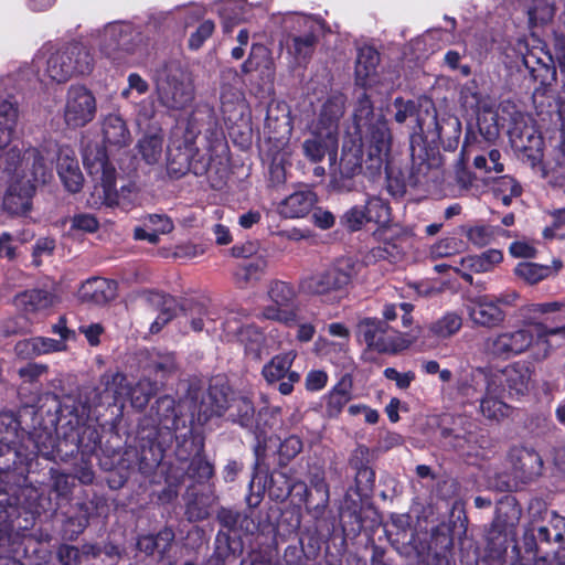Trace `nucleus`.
<instances>
[{
	"label": "nucleus",
	"instance_id": "35",
	"mask_svg": "<svg viewBox=\"0 0 565 565\" xmlns=\"http://www.w3.org/2000/svg\"><path fill=\"white\" fill-rule=\"evenodd\" d=\"M140 369L145 380L163 386L168 379L177 371L175 358L172 353L147 351L145 359L140 361Z\"/></svg>",
	"mask_w": 565,
	"mask_h": 565
},
{
	"label": "nucleus",
	"instance_id": "3",
	"mask_svg": "<svg viewBox=\"0 0 565 565\" xmlns=\"http://www.w3.org/2000/svg\"><path fill=\"white\" fill-rule=\"evenodd\" d=\"M194 411L195 399L191 395L180 401L170 395L156 399L148 415L140 419L136 434V440L141 446L139 465L143 472L157 470L173 441V431L195 423Z\"/></svg>",
	"mask_w": 565,
	"mask_h": 565
},
{
	"label": "nucleus",
	"instance_id": "6",
	"mask_svg": "<svg viewBox=\"0 0 565 565\" xmlns=\"http://www.w3.org/2000/svg\"><path fill=\"white\" fill-rule=\"evenodd\" d=\"M30 402L36 405H28L32 419V426L28 434V440L32 444L41 438L51 439V434L57 433L65 422L89 420L93 412L89 396L65 395L62 398L52 393L45 392L41 395L34 394Z\"/></svg>",
	"mask_w": 565,
	"mask_h": 565
},
{
	"label": "nucleus",
	"instance_id": "53",
	"mask_svg": "<svg viewBox=\"0 0 565 565\" xmlns=\"http://www.w3.org/2000/svg\"><path fill=\"white\" fill-rule=\"evenodd\" d=\"M54 294L46 289H29L15 297V303L25 313H35L41 310H45L53 306Z\"/></svg>",
	"mask_w": 565,
	"mask_h": 565
},
{
	"label": "nucleus",
	"instance_id": "58",
	"mask_svg": "<svg viewBox=\"0 0 565 565\" xmlns=\"http://www.w3.org/2000/svg\"><path fill=\"white\" fill-rule=\"evenodd\" d=\"M266 267L267 260L262 256L241 263L233 273L235 285L238 288H246L248 285L260 280Z\"/></svg>",
	"mask_w": 565,
	"mask_h": 565
},
{
	"label": "nucleus",
	"instance_id": "9",
	"mask_svg": "<svg viewBox=\"0 0 565 565\" xmlns=\"http://www.w3.org/2000/svg\"><path fill=\"white\" fill-rule=\"evenodd\" d=\"M25 159L32 160L31 175L12 179L2 200L3 211L13 216H26L32 211L38 183H45L51 177V170L38 148L30 149Z\"/></svg>",
	"mask_w": 565,
	"mask_h": 565
},
{
	"label": "nucleus",
	"instance_id": "4",
	"mask_svg": "<svg viewBox=\"0 0 565 565\" xmlns=\"http://www.w3.org/2000/svg\"><path fill=\"white\" fill-rule=\"evenodd\" d=\"M19 452L14 463L9 465L8 473L7 470H0V483L1 489L10 493L13 510L21 513L17 526L25 530L36 522L44 510L34 479L43 478L47 468L42 455L30 444L22 445Z\"/></svg>",
	"mask_w": 565,
	"mask_h": 565
},
{
	"label": "nucleus",
	"instance_id": "59",
	"mask_svg": "<svg viewBox=\"0 0 565 565\" xmlns=\"http://www.w3.org/2000/svg\"><path fill=\"white\" fill-rule=\"evenodd\" d=\"M379 63L380 54L374 47H361L355 62L356 85L365 87L369 84V77L375 74Z\"/></svg>",
	"mask_w": 565,
	"mask_h": 565
},
{
	"label": "nucleus",
	"instance_id": "43",
	"mask_svg": "<svg viewBox=\"0 0 565 565\" xmlns=\"http://www.w3.org/2000/svg\"><path fill=\"white\" fill-rule=\"evenodd\" d=\"M369 499H353L350 492H347L341 503L339 518L345 535L356 536L364 527L363 504Z\"/></svg>",
	"mask_w": 565,
	"mask_h": 565
},
{
	"label": "nucleus",
	"instance_id": "57",
	"mask_svg": "<svg viewBox=\"0 0 565 565\" xmlns=\"http://www.w3.org/2000/svg\"><path fill=\"white\" fill-rule=\"evenodd\" d=\"M244 543L241 535H231L220 530L215 536L213 554L226 565L243 554Z\"/></svg>",
	"mask_w": 565,
	"mask_h": 565
},
{
	"label": "nucleus",
	"instance_id": "12",
	"mask_svg": "<svg viewBox=\"0 0 565 565\" xmlns=\"http://www.w3.org/2000/svg\"><path fill=\"white\" fill-rule=\"evenodd\" d=\"M409 333L387 327V322L380 321L377 317H363L355 326V337L364 343L370 351L380 354H397L409 347Z\"/></svg>",
	"mask_w": 565,
	"mask_h": 565
},
{
	"label": "nucleus",
	"instance_id": "10",
	"mask_svg": "<svg viewBox=\"0 0 565 565\" xmlns=\"http://www.w3.org/2000/svg\"><path fill=\"white\" fill-rule=\"evenodd\" d=\"M521 516V509L514 498H507L495 509V515L486 534V556L492 561L504 559L509 547L519 553L515 541L516 526Z\"/></svg>",
	"mask_w": 565,
	"mask_h": 565
},
{
	"label": "nucleus",
	"instance_id": "52",
	"mask_svg": "<svg viewBox=\"0 0 565 565\" xmlns=\"http://www.w3.org/2000/svg\"><path fill=\"white\" fill-rule=\"evenodd\" d=\"M185 516L190 522L206 520L212 512L214 497L211 493L195 492L191 489L186 492Z\"/></svg>",
	"mask_w": 565,
	"mask_h": 565
},
{
	"label": "nucleus",
	"instance_id": "60",
	"mask_svg": "<svg viewBox=\"0 0 565 565\" xmlns=\"http://www.w3.org/2000/svg\"><path fill=\"white\" fill-rule=\"evenodd\" d=\"M413 305L408 302L385 303L382 310L383 318L380 321L387 322V327H395L397 330L408 332L413 323Z\"/></svg>",
	"mask_w": 565,
	"mask_h": 565
},
{
	"label": "nucleus",
	"instance_id": "47",
	"mask_svg": "<svg viewBox=\"0 0 565 565\" xmlns=\"http://www.w3.org/2000/svg\"><path fill=\"white\" fill-rule=\"evenodd\" d=\"M316 203L317 194L313 191H296L280 202L278 211L286 218H299L308 215Z\"/></svg>",
	"mask_w": 565,
	"mask_h": 565
},
{
	"label": "nucleus",
	"instance_id": "34",
	"mask_svg": "<svg viewBox=\"0 0 565 565\" xmlns=\"http://www.w3.org/2000/svg\"><path fill=\"white\" fill-rule=\"evenodd\" d=\"M179 431H173L174 455L178 461L188 462L204 454L205 436L203 426H199L196 423L188 424L186 428H180Z\"/></svg>",
	"mask_w": 565,
	"mask_h": 565
},
{
	"label": "nucleus",
	"instance_id": "28",
	"mask_svg": "<svg viewBox=\"0 0 565 565\" xmlns=\"http://www.w3.org/2000/svg\"><path fill=\"white\" fill-rule=\"evenodd\" d=\"M96 113V99L84 86H72L67 93L64 110L65 122L71 128L84 127L93 120Z\"/></svg>",
	"mask_w": 565,
	"mask_h": 565
},
{
	"label": "nucleus",
	"instance_id": "39",
	"mask_svg": "<svg viewBox=\"0 0 565 565\" xmlns=\"http://www.w3.org/2000/svg\"><path fill=\"white\" fill-rule=\"evenodd\" d=\"M503 260V254L500 249L490 248L479 255H468L460 260L461 268H455V271L462 280L472 285L473 277L471 273L492 271Z\"/></svg>",
	"mask_w": 565,
	"mask_h": 565
},
{
	"label": "nucleus",
	"instance_id": "17",
	"mask_svg": "<svg viewBox=\"0 0 565 565\" xmlns=\"http://www.w3.org/2000/svg\"><path fill=\"white\" fill-rule=\"evenodd\" d=\"M30 415L29 406L24 405L15 413L2 411L0 413V470H7L20 456L19 448L22 445L32 444L28 440V429L24 417Z\"/></svg>",
	"mask_w": 565,
	"mask_h": 565
},
{
	"label": "nucleus",
	"instance_id": "24",
	"mask_svg": "<svg viewBox=\"0 0 565 565\" xmlns=\"http://www.w3.org/2000/svg\"><path fill=\"white\" fill-rule=\"evenodd\" d=\"M533 332L519 328L488 337L483 342L484 352L498 360H509L526 352L533 343Z\"/></svg>",
	"mask_w": 565,
	"mask_h": 565
},
{
	"label": "nucleus",
	"instance_id": "21",
	"mask_svg": "<svg viewBox=\"0 0 565 565\" xmlns=\"http://www.w3.org/2000/svg\"><path fill=\"white\" fill-rule=\"evenodd\" d=\"M256 480H258L257 493H249L246 497V502L249 508H256L260 503L264 492H267L269 499L275 502H285L290 495L295 498L297 486L301 482V480L282 470V468L273 469L264 478L259 477L257 473L254 475L250 489H253Z\"/></svg>",
	"mask_w": 565,
	"mask_h": 565
},
{
	"label": "nucleus",
	"instance_id": "33",
	"mask_svg": "<svg viewBox=\"0 0 565 565\" xmlns=\"http://www.w3.org/2000/svg\"><path fill=\"white\" fill-rule=\"evenodd\" d=\"M226 333H233L244 345L245 354L254 361H260L266 342L264 330L255 323L238 324L235 319L227 318L223 323Z\"/></svg>",
	"mask_w": 565,
	"mask_h": 565
},
{
	"label": "nucleus",
	"instance_id": "1",
	"mask_svg": "<svg viewBox=\"0 0 565 565\" xmlns=\"http://www.w3.org/2000/svg\"><path fill=\"white\" fill-rule=\"evenodd\" d=\"M230 147L211 110H193L181 135L174 131L167 154V173L178 180L189 172L206 175L212 189L221 190L228 177Z\"/></svg>",
	"mask_w": 565,
	"mask_h": 565
},
{
	"label": "nucleus",
	"instance_id": "29",
	"mask_svg": "<svg viewBox=\"0 0 565 565\" xmlns=\"http://www.w3.org/2000/svg\"><path fill=\"white\" fill-rule=\"evenodd\" d=\"M508 461L514 478L522 483L533 482L543 473V458L533 447L523 445L511 447L508 452Z\"/></svg>",
	"mask_w": 565,
	"mask_h": 565
},
{
	"label": "nucleus",
	"instance_id": "32",
	"mask_svg": "<svg viewBox=\"0 0 565 565\" xmlns=\"http://www.w3.org/2000/svg\"><path fill=\"white\" fill-rule=\"evenodd\" d=\"M527 310L534 316L554 315L547 318L553 326H548L544 322L534 323L539 339L556 335L565 339V300L531 303Z\"/></svg>",
	"mask_w": 565,
	"mask_h": 565
},
{
	"label": "nucleus",
	"instance_id": "50",
	"mask_svg": "<svg viewBox=\"0 0 565 565\" xmlns=\"http://www.w3.org/2000/svg\"><path fill=\"white\" fill-rule=\"evenodd\" d=\"M539 544L535 529L526 525L522 536V546L519 547V553H515L518 563L514 565H559L557 562L540 555Z\"/></svg>",
	"mask_w": 565,
	"mask_h": 565
},
{
	"label": "nucleus",
	"instance_id": "44",
	"mask_svg": "<svg viewBox=\"0 0 565 565\" xmlns=\"http://www.w3.org/2000/svg\"><path fill=\"white\" fill-rule=\"evenodd\" d=\"M353 376L344 373L333 387L323 396L324 412L329 418H337L352 399Z\"/></svg>",
	"mask_w": 565,
	"mask_h": 565
},
{
	"label": "nucleus",
	"instance_id": "25",
	"mask_svg": "<svg viewBox=\"0 0 565 565\" xmlns=\"http://www.w3.org/2000/svg\"><path fill=\"white\" fill-rule=\"evenodd\" d=\"M295 359L296 353L294 351L278 353L262 367L260 374L266 383L269 386H275L284 396L290 395L294 392L295 384H298L301 380L300 373L291 370Z\"/></svg>",
	"mask_w": 565,
	"mask_h": 565
},
{
	"label": "nucleus",
	"instance_id": "55",
	"mask_svg": "<svg viewBox=\"0 0 565 565\" xmlns=\"http://www.w3.org/2000/svg\"><path fill=\"white\" fill-rule=\"evenodd\" d=\"M374 237L383 242V245L372 247L365 258L367 262L390 260L396 258L399 254L397 244L395 243L396 235L393 230H376L373 233Z\"/></svg>",
	"mask_w": 565,
	"mask_h": 565
},
{
	"label": "nucleus",
	"instance_id": "5",
	"mask_svg": "<svg viewBox=\"0 0 565 565\" xmlns=\"http://www.w3.org/2000/svg\"><path fill=\"white\" fill-rule=\"evenodd\" d=\"M420 136H411V161L396 164L385 156L383 170L385 171L387 192L394 198H403L407 189H426L435 184L440 178L443 156L436 146L424 147Z\"/></svg>",
	"mask_w": 565,
	"mask_h": 565
},
{
	"label": "nucleus",
	"instance_id": "16",
	"mask_svg": "<svg viewBox=\"0 0 565 565\" xmlns=\"http://www.w3.org/2000/svg\"><path fill=\"white\" fill-rule=\"evenodd\" d=\"M20 511L13 510L10 515V527L8 530V539L3 540L0 547L9 545V552L15 556H20L26 565H45L52 558V552L47 543L35 537L30 527L23 530L17 526L18 516H21Z\"/></svg>",
	"mask_w": 565,
	"mask_h": 565
},
{
	"label": "nucleus",
	"instance_id": "26",
	"mask_svg": "<svg viewBox=\"0 0 565 565\" xmlns=\"http://www.w3.org/2000/svg\"><path fill=\"white\" fill-rule=\"evenodd\" d=\"M175 533L164 525L158 532L139 533L135 537V558L141 562L161 563L172 550Z\"/></svg>",
	"mask_w": 565,
	"mask_h": 565
},
{
	"label": "nucleus",
	"instance_id": "51",
	"mask_svg": "<svg viewBox=\"0 0 565 565\" xmlns=\"http://www.w3.org/2000/svg\"><path fill=\"white\" fill-rule=\"evenodd\" d=\"M226 420L250 429L254 426L255 406L250 398L239 395L237 392L225 414Z\"/></svg>",
	"mask_w": 565,
	"mask_h": 565
},
{
	"label": "nucleus",
	"instance_id": "64",
	"mask_svg": "<svg viewBox=\"0 0 565 565\" xmlns=\"http://www.w3.org/2000/svg\"><path fill=\"white\" fill-rule=\"evenodd\" d=\"M343 115V103L339 97H329L321 107L316 127L338 134V122Z\"/></svg>",
	"mask_w": 565,
	"mask_h": 565
},
{
	"label": "nucleus",
	"instance_id": "27",
	"mask_svg": "<svg viewBox=\"0 0 565 565\" xmlns=\"http://www.w3.org/2000/svg\"><path fill=\"white\" fill-rule=\"evenodd\" d=\"M47 471L44 472L43 478H35L36 484L45 486L50 481L49 498L41 494L42 503L46 510H58L70 503L75 487V477L68 473L61 472L53 465L46 466Z\"/></svg>",
	"mask_w": 565,
	"mask_h": 565
},
{
	"label": "nucleus",
	"instance_id": "42",
	"mask_svg": "<svg viewBox=\"0 0 565 565\" xmlns=\"http://www.w3.org/2000/svg\"><path fill=\"white\" fill-rule=\"evenodd\" d=\"M128 380L125 373L120 371H106L99 377L98 387L90 392L94 397V401L90 402V404L94 408L102 403L104 397L111 399L115 403L118 397L128 393Z\"/></svg>",
	"mask_w": 565,
	"mask_h": 565
},
{
	"label": "nucleus",
	"instance_id": "41",
	"mask_svg": "<svg viewBox=\"0 0 565 565\" xmlns=\"http://www.w3.org/2000/svg\"><path fill=\"white\" fill-rule=\"evenodd\" d=\"M338 134L316 127L310 137L302 143L303 156L311 162H321L327 154L335 156Z\"/></svg>",
	"mask_w": 565,
	"mask_h": 565
},
{
	"label": "nucleus",
	"instance_id": "18",
	"mask_svg": "<svg viewBox=\"0 0 565 565\" xmlns=\"http://www.w3.org/2000/svg\"><path fill=\"white\" fill-rule=\"evenodd\" d=\"M235 394L236 391L224 375H215L209 381L200 401L196 394L190 392L191 398L195 399L194 422L204 426L213 418L224 417Z\"/></svg>",
	"mask_w": 565,
	"mask_h": 565
},
{
	"label": "nucleus",
	"instance_id": "38",
	"mask_svg": "<svg viewBox=\"0 0 565 565\" xmlns=\"http://www.w3.org/2000/svg\"><path fill=\"white\" fill-rule=\"evenodd\" d=\"M478 134L471 129L467 128L465 134V139L461 148V162L468 161L469 156L475 150H483L482 143H492L500 136L499 125L494 117L491 118V122H489L486 118L478 119Z\"/></svg>",
	"mask_w": 565,
	"mask_h": 565
},
{
	"label": "nucleus",
	"instance_id": "36",
	"mask_svg": "<svg viewBox=\"0 0 565 565\" xmlns=\"http://www.w3.org/2000/svg\"><path fill=\"white\" fill-rule=\"evenodd\" d=\"M297 25L302 34L289 35L291 53L298 63H307L313 55L319 43L320 25L310 18H300Z\"/></svg>",
	"mask_w": 565,
	"mask_h": 565
},
{
	"label": "nucleus",
	"instance_id": "49",
	"mask_svg": "<svg viewBox=\"0 0 565 565\" xmlns=\"http://www.w3.org/2000/svg\"><path fill=\"white\" fill-rule=\"evenodd\" d=\"M19 114V104L14 96L0 97V149H4L11 143Z\"/></svg>",
	"mask_w": 565,
	"mask_h": 565
},
{
	"label": "nucleus",
	"instance_id": "22",
	"mask_svg": "<svg viewBox=\"0 0 565 565\" xmlns=\"http://www.w3.org/2000/svg\"><path fill=\"white\" fill-rule=\"evenodd\" d=\"M348 470L353 478V484L348 492L353 491L361 499H371L376 479L373 451L359 444L350 454Z\"/></svg>",
	"mask_w": 565,
	"mask_h": 565
},
{
	"label": "nucleus",
	"instance_id": "13",
	"mask_svg": "<svg viewBox=\"0 0 565 565\" xmlns=\"http://www.w3.org/2000/svg\"><path fill=\"white\" fill-rule=\"evenodd\" d=\"M295 498L303 504L307 515L312 520L315 534L320 537L329 536L333 526L328 518L330 489L326 478L316 473L309 486L303 481L299 482Z\"/></svg>",
	"mask_w": 565,
	"mask_h": 565
},
{
	"label": "nucleus",
	"instance_id": "54",
	"mask_svg": "<svg viewBox=\"0 0 565 565\" xmlns=\"http://www.w3.org/2000/svg\"><path fill=\"white\" fill-rule=\"evenodd\" d=\"M523 63L529 70L531 77L542 86H551L556 82L557 73L552 55H547V62L533 54L525 55Z\"/></svg>",
	"mask_w": 565,
	"mask_h": 565
},
{
	"label": "nucleus",
	"instance_id": "2",
	"mask_svg": "<svg viewBox=\"0 0 565 565\" xmlns=\"http://www.w3.org/2000/svg\"><path fill=\"white\" fill-rule=\"evenodd\" d=\"M352 130L343 141L339 168L364 173L376 180L382 175L385 156L391 152L392 134L383 115L374 113L371 97L363 93L355 105Z\"/></svg>",
	"mask_w": 565,
	"mask_h": 565
},
{
	"label": "nucleus",
	"instance_id": "11",
	"mask_svg": "<svg viewBox=\"0 0 565 565\" xmlns=\"http://www.w3.org/2000/svg\"><path fill=\"white\" fill-rule=\"evenodd\" d=\"M354 277V264L351 260H338L323 270L302 277L299 291L307 296H317L324 301L339 302L348 291Z\"/></svg>",
	"mask_w": 565,
	"mask_h": 565
},
{
	"label": "nucleus",
	"instance_id": "7",
	"mask_svg": "<svg viewBox=\"0 0 565 565\" xmlns=\"http://www.w3.org/2000/svg\"><path fill=\"white\" fill-rule=\"evenodd\" d=\"M32 446L38 449L46 466L56 467L58 461L67 462L79 456L95 455L100 449V435L89 420L65 422L57 433L51 434V439L41 438Z\"/></svg>",
	"mask_w": 565,
	"mask_h": 565
},
{
	"label": "nucleus",
	"instance_id": "8",
	"mask_svg": "<svg viewBox=\"0 0 565 565\" xmlns=\"http://www.w3.org/2000/svg\"><path fill=\"white\" fill-rule=\"evenodd\" d=\"M84 166L89 175H96L97 183L92 194L95 199V204L109 209L118 207L125 212L130 211L135 206L137 200L136 184L130 182L121 185L120 190L117 191V171L109 162L105 150H98L94 160L85 156Z\"/></svg>",
	"mask_w": 565,
	"mask_h": 565
},
{
	"label": "nucleus",
	"instance_id": "23",
	"mask_svg": "<svg viewBox=\"0 0 565 565\" xmlns=\"http://www.w3.org/2000/svg\"><path fill=\"white\" fill-rule=\"evenodd\" d=\"M160 104L171 110H182L194 99L193 85L181 70H169L157 84Z\"/></svg>",
	"mask_w": 565,
	"mask_h": 565
},
{
	"label": "nucleus",
	"instance_id": "30",
	"mask_svg": "<svg viewBox=\"0 0 565 565\" xmlns=\"http://www.w3.org/2000/svg\"><path fill=\"white\" fill-rule=\"evenodd\" d=\"M466 309L472 323L486 329L500 327L507 318V312L498 306L494 295L484 294L470 297Z\"/></svg>",
	"mask_w": 565,
	"mask_h": 565
},
{
	"label": "nucleus",
	"instance_id": "31",
	"mask_svg": "<svg viewBox=\"0 0 565 565\" xmlns=\"http://www.w3.org/2000/svg\"><path fill=\"white\" fill-rule=\"evenodd\" d=\"M135 31L128 24H108L100 42V52L113 61L120 60L122 53L135 52Z\"/></svg>",
	"mask_w": 565,
	"mask_h": 565
},
{
	"label": "nucleus",
	"instance_id": "19",
	"mask_svg": "<svg viewBox=\"0 0 565 565\" xmlns=\"http://www.w3.org/2000/svg\"><path fill=\"white\" fill-rule=\"evenodd\" d=\"M94 58L82 43H71L51 54L46 73L56 83H65L74 75H85L93 71Z\"/></svg>",
	"mask_w": 565,
	"mask_h": 565
},
{
	"label": "nucleus",
	"instance_id": "20",
	"mask_svg": "<svg viewBox=\"0 0 565 565\" xmlns=\"http://www.w3.org/2000/svg\"><path fill=\"white\" fill-rule=\"evenodd\" d=\"M100 450L102 455L98 456V462L100 468L108 473L106 482L111 490L122 488L128 481L130 473L134 471H138L145 477H150L156 472V470L143 472L140 468L141 446L139 445L135 448L126 449L124 452L113 450L111 455H107L102 448Z\"/></svg>",
	"mask_w": 565,
	"mask_h": 565
},
{
	"label": "nucleus",
	"instance_id": "40",
	"mask_svg": "<svg viewBox=\"0 0 565 565\" xmlns=\"http://www.w3.org/2000/svg\"><path fill=\"white\" fill-rule=\"evenodd\" d=\"M117 282L104 277H92L78 289V299L83 303L105 306L117 296Z\"/></svg>",
	"mask_w": 565,
	"mask_h": 565
},
{
	"label": "nucleus",
	"instance_id": "15",
	"mask_svg": "<svg viewBox=\"0 0 565 565\" xmlns=\"http://www.w3.org/2000/svg\"><path fill=\"white\" fill-rule=\"evenodd\" d=\"M477 376L480 386H490L497 394L507 393L510 398H520L529 391L532 370L524 362H513L497 371L480 370Z\"/></svg>",
	"mask_w": 565,
	"mask_h": 565
},
{
	"label": "nucleus",
	"instance_id": "45",
	"mask_svg": "<svg viewBox=\"0 0 565 565\" xmlns=\"http://www.w3.org/2000/svg\"><path fill=\"white\" fill-rule=\"evenodd\" d=\"M563 266V262L558 258L553 259L552 265L520 262L513 268V274L525 285L534 286L550 277L556 276Z\"/></svg>",
	"mask_w": 565,
	"mask_h": 565
},
{
	"label": "nucleus",
	"instance_id": "48",
	"mask_svg": "<svg viewBox=\"0 0 565 565\" xmlns=\"http://www.w3.org/2000/svg\"><path fill=\"white\" fill-rule=\"evenodd\" d=\"M512 147L518 152L519 159L529 164L533 170L541 172L543 178H546L548 171L543 162L544 157V138L542 136L532 137V146H525L522 139H511Z\"/></svg>",
	"mask_w": 565,
	"mask_h": 565
},
{
	"label": "nucleus",
	"instance_id": "37",
	"mask_svg": "<svg viewBox=\"0 0 565 565\" xmlns=\"http://www.w3.org/2000/svg\"><path fill=\"white\" fill-rule=\"evenodd\" d=\"M180 310L189 320L194 332L203 331L206 324H214L221 317L218 309L209 298L184 299L180 305Z\"/></svg>",
	"mask_w": 565,
	"mask_h": 565
},
{
	"label": "nucleus",
	"instance_id": "14",
	"mask_svg": "<svg viewBox=\"0 0 565 565\" xmlns=\"http://www.w3.org/2000/svg\"><path fill=\"white\" fill-rule=\"evenodd\" d=\"M426 117L429 119L428 122L426 118L419 115L417 116V127L419 131L412 135L422 137L418 147H420V145L424 147L436 146L439 153L440 146H443L446 151L456 150L461 136L460 119L454 115L439 117L435 108L431 115L427 111Z\"/></svg>",
	"mask_w": 565,
	"mask_h": 565
},
{
	"label": "nucleus",
	"instance_id": "46",
	"mask_svg": "<svg viewBox=\"0 0 565 565\" xmlns=\"http://www.w3.org/2000/svg\"><path fill=\"white\" fill-rule=\"evenodd\" d=\"M56 169L64 188L70 193H78L82 190L84 177L73 151H60Z\"/></svg>",
	"mask_w": 565,
	"mask_h": 565
},
{
	"label": "nucleus",
	"instance_id": "62",
	"mask_svg": "<svg viewBox=\"0 0 565 565\" xmlns=\"http://www.w3.org/2000/svg\"><path fill=\"white\" fill-rule=\"evenodd\" d=\"M157 306L159 307V315L150 324L149 331L152 334L159 333L166 324L177 317V299L168 294L153 292Z\"/></svg>",
	"mask_w": 565,
	"mask_h": 565
},
{
	"label": "nucleus",
	"instance_id": "63",
	"mask_svg": "<svg viewBox=\"0 0 565 565\" xmlns=\"http://www.w3.org/2000/svg\"><path fill=\"white\" fill-rule=\"evenodd\" d=\"M64 348L65 344L62 341L45 337L26 339L24 341L18 342L15 345V350L19 354L25 353L28 355H41L58 352Z\"/></svg>",
	"mask_w": 565,
	"mask_h": 565
},
{
	"label": "nucleus",
	"instance_id": "56",
	"mask_svg": "<svg viewBox=\"0 0 565 565\" xmlns=\"http://www.w3.org/2000/svg\"><path fill=\"white\" fill-rule=\"evenodd\" d=\"M103 139L106 145L125 147L131 137L125 120L118 115H108L103 122Z\"/></svg>",
	"mask_w": 565,
	"mask_h": 565
},
{
	"label": "nucleus",
	"instance_id": "61",
	"mask_svg": "<svg viewBox=\"0 0 565 565\" xmlns=\"http://www.w3.org/2000/svg\"><path fill=\"white\" fill-rule=\"evenodd\" d=\"M426 547V559L441 558L445 556L448 561H455L454 539L449 530H440L439 527L433 530Z\"/></svg>",
	"mask_w": 565,
	"mask_h": 565
}]
</instances>
